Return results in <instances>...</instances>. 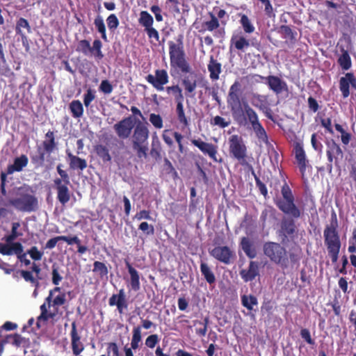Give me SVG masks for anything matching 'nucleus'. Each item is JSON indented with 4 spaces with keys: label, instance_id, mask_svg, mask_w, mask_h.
I'll list each match as a JSON object with an SVG mask.
<instances>
[{
    "label": "nucleus",
    "instance_id": "obj_1",
    "mask_svg": "<svg viewBox=\"0 0 356 356\" xmlns=\"http://www.w3.org/2000/svg\"><path fill=\"white\" fill-rule=\"evenodd\" d=\"M281 194L282 199L275 200V203L282 213L291 217H284L277 230V234L282 238V241L286 242L293 239L296 236L298 229L294 219L300 218L303 211L296 204L295 197L286 182L281 188Z\"/></svg>",
    "mask_w": 356,
    "mask_h": 356
},
{
    "label": "nucleus",
    "instance_id": "obj_2",
    "mask_svg": "<svg viewBox=\"0 0 356 356\" xmlns=\"http://www.w3.org/2000/svg\"><path fill=\"white\" fill-rule=\"evenodd\" d=\"M264 255L269 260L282 268H286L290 260L291 263L296 264L299 257L294 252H288L281 243L273 241L266 242L263 245Z\"/></svg>",
    "mask_w": 356,
    "mask_h": 356
},
{
    "label": "nucleus",
    "instance_id": "obj_3",
    "mask_svg": "<svg viewBox=\"0 0 356 356\" xmlns=\"http://www.w3.org/2000/svg\"><path fill=\"white\" fill-rule=\"evenodd\" d=\"M183 38V35H179L177 39V43L172 41L169 42L170 65L172 69L183 74H187L191 72V67L186 58Z\"/></svg>",
    "mask_w": 356,
    "mask_h": 356
},
{
    "label": "nucleus",
    "instance_id": "obj_4",
    "mask_svg": "<svg viewBox=\"0 0 356 356\" xmlns=\"http://www.w3.org/2000/svg\"><path fill=\"white\" fill-rule=\"evenodd\" d=\"M149 136V131L147 127V124H144L139 121L132 131V135L130 139L132 149L140 159H146L147 157V140Z\"/></svg>",
    "mask_w": 356,
    "mask_h": 356
},
{
    "label": "nucleus",
    "instance_id": "obj_5",
    "mask_svg": "<svg viewBox=\"0 0 356 356\" xmlns=\"http://www.w3.org/2000/svg\"><path fill=\"white\" fill-rule=\"evenodd\" d=\"M8 204L22 212L30 213L38 208L37 197L28 192L22 191V188L18 189L16 197L8 200Z\"/></svg>",
    "mask_w": 356,
    "mask_h": 356
},
{
    "label": "nucleus",
    "instance_id": "obj_6",
    "mask_svg": "<svg viewBox=\"0 0 356 356\" xmlns=\"http://www.w3.org/2000/svg\"><path fill=\"white\" fill-rule=\"evenodd\" d=\"M324 243L332 263H336L341 246L340 236L337 229L325 228L323 231Z\"/></svg>",
    "mask_w": 356,
    "mask_h": 356
},
{
    "label": "nucleus",
    "instance_id": "obj_7",
    "mask_svg": "<svg viewBox=\"0 0 356 356\" xmlns=\"http://www.w3.org/2000/svg\"><path fill=\"white\" fill-rule=\"evenodd\" d=\"M229 152L231 157L236 159L241 165H248L247 147L241 136L232 135L229 137Z\"/></svg>",
    "mask_w": 356,
    "mask_h": 356
},
{
    "label": "nucleus",
    "instance_id": "obj_8",
    "mask_svg": "<svg viewBox=\"0 0 356 356\" xmlns=\"http://www.w3.org/2000/svg\"><path fill=\"white\" fill-rule=\"evenodd\" d=\"M241 96V84L238 81H236L230 86L227 97L228 107L234 118L240 115L243 111Z\"/></svg>",
    "mask_w": 356,
    "mask_h": 356
},
{
    "label": "nucleus",
    "instance_id": "obj_9",
    "mask_svg": "<svg viewBox=\"0 0 356 356\" xmlns=\"http://www.w3.org/2000/svg\"><path fill=\"white\" fill-rule=\"evenodd\" d=\"M66 302V295L65 293H60L56 297H54L52 307L53 312H48L47 307L42 304L40 307V315L37 318V325L39 327L40 321H47L49 319H54L58 312V307L63 305Z\"/></svg>",
    "mask_w": 356,
    "mask_h": 356
},
{
    "label": "nucleus",
    "instance_id": "obj_10",
    "mask_svg": "<svg viewBox=\"0 0 356 356\" xmlns=\"http://www.w3.org/2000/svg\"><path fill=\"white\" fill-rule=\"evenodd\" d=\"M326 156L328 161L326 168L329 172H331L333 168V163L337 167L340 166V161L343 158V152L340 145L332 140L327 143Z\"/></svg>",
    "mask_w": 356,
    "mask_h": 356
},
{
    "label": "nucleus",
    "instance_id": "obj_11",
    "mask_svg": "<svg viewBox=\"0 0 356 356\" xmlns=\"http://www.w3.org/2000/svg\"><path fill=\"white\" fill-rule=\"evenodd\" d=\"M253 77L265 80V83L268 86V88L277 95L282 92H289V87L286 82L277 76L269 75L268 76H263L259 74H254Z\"/></svg>",
    "mask_w": 356,
    "mask_h": 356
},
{
    "label": "nucleus",
    "instance_id": "obj_12",
    "mask_svg": "<svg viewBox=\"0 0 356 356\" xmlns=\"http://www.w3.org/2000/svg\"><path fill=\"white\" fill-rule=\"evenodd\" d=\"M209 254L215 259L225 265L231 264L236 258L234 252L226 245H217L209 250Z\"/></svg>",
    "mask_w": 356,
    "mask_h": 356
},
{
    "label": "nucleus",
    "instance_id": "obj_13",
    "mask_svg": "<svg viewBox=\"0 0 356 356\" xmlns=\"http://www.w3.org/2000/svg\"><path fill=\"white\" fill-rule=\"evenodd\" d=\"M0 254L3 255L16 254L18 260L25 266L31 264V261L26 258V252H24L23 245L19 242L14 243L12 245L0 244Z\"/></svg>",
    "mask_w": 356,
    "mask_h": 356
},
{
    "label": "nucleus",
    "instance_id": "obj_14",
    "mask_svg": "<svg viewBox=\"0 0 356 356\" xmlns=\"http://www.w3.org/2000/svg\"><path fill=\"white\" fill-rule=\"evenodd\" d=\"M145 80L151 84L157 91L164 90V86L169 81L168 72L164 69H157L154 75L149 74L145 76Z\"/></svg>",
    "mask_w": 356,
    "mask_h": 356
},
{
    "label": "nucleus",
    "instance_id": "obj_15",
    "mask_svg": "<svg viewBox=\"0 0 356 356\" xmlns=\"http://www.w3.org/2000/svg\"><path fill=\"white\" fill-rule=\"evenodd\" d=\"M134 127L131 116L124 118L113 125V129L116 135L122 140L131 136Z\"/></svg>",
    "mask_w": 356,
    "mask_h": 356
},
{
    "label": "nucleus",
    "instance_id": "obj_16",
    "mask_svg": "<svg viewBox=\"0 0 356 356\" xmlns=\"http://www.w3.org/2000/svg\"><path fill=\"white\" fill-rule=\"evenodd\" d=\"M231 47L234 46L238 51H244L250 46H252L259 49L260 42L257 39L248 40L242 35H233L230 40Z\"/></svg>",
    "mask_w": 356,
    "mask_h": 356
},
{
    "label": "nucleus",
    "instance_id": "obj_17",
    "mask_svg": "<svg viewBox=\"0 0 356 356\" xmlns=\"http://www.w3.org/2000/svg\"><path fill=\"white\" fill-rule=\"evenodd\" d=\"M191 143L197 147L204 154L208 155L215 162H222V159H217L218 147L212 143L204 142L200 138L193 139Z\"/></svg>",
    "mask_w": 356,
    "mask_h": 356
},
{
    "label": "nucleus",
    "instance_id": "obj_18",
    "mask_svg": "<svg viewBox=\"0 0 356 356\" xmlns=\"http://www.w3.org/2000/svg\"><path fill=\"white\" fill-rule=\"evenodd\" d=\"M210 19L202 23V27L204 31L213 32V36L216 38H223L225 34L224 27L220 28V23L218 17L213 13H209Z\"/></svg>",
    "mask_w": 356,
    "mask_h": 356
},
{
    "label": "nucleus",
    "instance_id": "obj_19",
    "mask_svg": "<svg viewBox=\"0 0 356 356\" xmlns=\"http://www.w3.org/2000/svg\"><path fill=\"white\" fill-rule=\"evenodd\" d=\"M293 152L302 177L304 178L309 161L306 158V153L304 150L303 145L301 143H296L293 147Z\"/></svg>",
    "mask_w": 356,
    "mask_h": 356
},
{
    "label": "nucleus",
    "instance_id": "obj_20",
    "mask_svg": "<svg viewBox=\"0 0 356 356\" xmlns=\"http://www.w3.org/2000/svg\"><path fill=\"white\" fill-rule=\"evenodd\" d=\"M339 90L343 98L346 99L350 95V86L356 90V77L353 72H347L344 76L340 78L339 81Z\"/></svg>",
    "mask_w": 356,
    "mask_h": 356
},
{
    "label": "nucleus",
    "instance_id": "obj_21",
    "mask_svg": "<svg viewBox=\"0 0 356 356\" xmlns=\"http://www.w3.org/2000/svg\"><path fill=\"white\" fill-rule=\"evenodd\" d=\"M54 187L57 193V200L63 205L65 204L70 200L71 193L68 188L69 184L62 183L59 178H56L54 180Z\"/></svg>",
    "mask_w": 356,
    "mask_h": 356
},
{
    "label": "nucleus",
    "instance_id": "obj_22",
    "mask_svg": "<svg viewBox=\"0 0 356 356\" xmlns=\"http://www.w3.org/2000/svg\"><path fill=\"white\" fill-rule=\"evenodd\" d=\"M70 338L73 354L76 356L79 355L84 350V346L81 341V336L77 331L76 321H73L72 323Z\"/></svg>",
    "mask_w": 356,
    "mask_h": 356
},
{
    "label": "nucleus",
    "instance_id": "obj_23",
    "mask_svg": "<svg viewBox=\"0 0 356 356\" xmlns=\"http://www.w3.org/2000/svg\"><path fill=\"white\" fill-rule=\"evenodd\" d=\"M110 306H116L120 314H122L124 310L128 307V303L126 299L125 293L123 289H120L118 294H113L108 300Z\"/></svg>",
    "mask_w": 356,
    "mask_h": 356
},
{
    "label": "nucleus",
    "instance_id": "obj_24",
    "mask_svg": "<svg viewBox=\"0 0 356 356\" xmlns=\"http://www.w3.org/2000/svg\"><path fill=\"white\" fill-rule=\"evenodd\" d=\"M142 341L141 326L138 325L133 328L131 340V348L124 347L125 356H134L132 350H136L140 346Z\"/></svg>",
    "mask_w": 356,
    "mask_h": 356
},
{
    "label": "nucleus",
    "instance_id": "obj_25",
    "mask_svg": "<svg viewBox=\"0 0 356 356\" xmlns=\"http://www.w3.org/2000/svg\"><path fill=\"white\" fill-rule=\"evenodd\" d=\"M29 163L28 157L25 154H22L19 157H16L13 163L9 165L5 173L8 175L13 174L14 172H21L24 168L26 167Z\"/></svg>",
    "mask_w": 356,
    "mask_h": 356
},
{
    "label": "nucleus",
    "instance_id": "obj_26",
    "mask_svg": "<svg viewBox=\"0 0 356 356\" xmlns=\"http://www.w3.org/2000/svg\"><path fill=\"white\" fill-rule=\"evenodd\" d=\"M126 268L130 275V286L134 291H138L140 289L139 273L132 266L128 260H125Z\"/></svg>",
    "mask_w": 356,
    "mask_h": 356
},
{
    "label": "nucleus",
    "instance_id": "obj_27",
    "mask_svg": "<svg viewBox=\"0 0 356 356\" xmlns=\"http://www.w3.org/2000/svg\"><path fill=\"white\" fill-rule=\"evenodd\" d=\"M46 154H47V152L42 146H37L36 152L30 154L31 162L35 168L44 165Z\"/></svg>",
    "mask_w": 356,
    "mask_h": 356
},
{
    "label": "nucleus",
    "instance_id": "obj_28",
    "mask_svg": "<svg viewBox=\"0 0 356 356\" xmlns=\"http://www.w3.org/2000/svg\"><path fill=\"white\" fill-rule=\"evenodd\" d=\"M259 275V266L256 261H251L248 269L240 271V275L245 282L252 281Z\"/></svg>",
    "mask_w": 356,
    "mask_h": 356
},
{
    "label": "nucleus",
    "instance_id": "obj_29",
    "mask_svg": "<svg viewBox=\"0 0 356 356\" xmlns=\"http://www.w3.org/2000/svg\"><path fill=\"white\" fill-rule=\"evenodd\" d=\"M239 245L248 258L254 259L256 257V248L254 247V242L251 238L243 236L241 238Z\"/></svg>",
    "mask_w": 356,
    "mask_h": 356
},
{
    "label": "nucleus",
    "instance_id": "obj_30",
    "mask_svg": "<svg viewBox=\"0 0 356 356\" xmlns=\"http://www.w3.org/2000/svg\"><path fill=\"white\" fill-rule=\"evenodd\" d=\"M208 71L209 72V77L212 81L219 79L220 74L222 72V65L213 56H210L209 62L207 65Z\"/></svg>",
    "mask_w": 356,
    "mask_h": 356
},
{
    "label": "nucleus",
    "instance_id": "obj_31",
    "mask_svg": "<svg viewBox=\"0 0 356 356\" xmlns=\"http://www.w3.org/2000/svg\"><path fill=\"white\" fill-rule=\"evenodd\" d=\"M69 160L70 168L74 170H83L87 168V161L86 159L80 158L72 154L70 152H66Z\"/></svg>",
    "mask_w": 356,
    "mask_h": 356
},
{
    "label": "nucleus",
    "instance_id": "obj_32",
    "mask_svg": "<svg viewBox=\"0 0 356 356\" xmlns=\"http://www.w3.org/2000/svg\"><path fill=\"white\" fill-rule=\"evenodd\" d=\"M45 139L42 143V146L47 150V154H51L57 149V142L53 131L49 130L44 136Z\"/></svg>",
    "mask_w": 356,
    "mask_h": 356
},
{
    "label": "nucleus",
    "instance_id": "obj_33",
    "mask_svg": "<svg viewBox=\"0 0 356 356\" xmlns=\"http://www.w3.org/2000/svg\"><path fill=\"white\" fill-rule=\"evenodd\" d=\"M164 90H165L169 96L174 98L176 104L184 102V96L183 90L178 84L166 86Z\"/></svg>",
    "mask_w": 356,
    "mask_h": 356
},
{
    "label": "nucleus",
    "instance_id": "obj_34",
    "mask_svg": "<svg viewBox=\"0 0 356 356\" xmlns=\"http://www.w3.org/2000/svg\"><path fill=\"white\" fill-rule=\"evenodd\" d=\"M340 49L341 54L337 59V63L343 70L347 71L350 70L352 66L351 58L348 50L345 49L343 47Z\"/></svg>",
    "mask_w": 356,
    "mask_h": 356
},
{
    "label": "nucleus",
    "instance_id": "obj_35",
    "mask_svg": "<svg viewBox=\"0 0 356 356\" xmlns=\"http://www.w3.org/2000/svg\"><path fill=\"white\" fill-rule=\"evenodd\" d=\"M243 113L252 127L260 123L257 113L248 103L243 104Z\"/></svg>",
    "mask_w": 356,
    "mask_h": 356
},
{
    "label": "nucleus",
    "instance_id": "obj_36",
    "mask_svg": "<svg viewBox=\"0 0 356 356\" xmlns=\"http://www.w3.org/2000/svg\"><path fill=\"white\" fill-rule=\"evenodd\" d=\"M279 33L284 39L289 40L290 44H294L296 41L297 32L293 31L287 25H282L280 27Z\"/></svg>",
    "mask_w": 356,
    "mask_h": 356
},
{
    "label": "nucleus",
    "instance_id": "obj_37",
    "mask_svg": "<svg viewBox=\"0 0 356 356\" xmlns=\"http://www.w3.org/2000/svg\"><path fill=\"white\" fill-rule=\"evenodd\" d=\"M19 227H20L19 222H13L10 234L6 236L3 238L6 241V243H0V244L12 245L15 243L13 241L17 238L22 236L23 235L22 232L17 231V229Z\"/></svg>",
    "mask_w": 356,
    "mask_h": 356
},
{
    "label": "nucleus",
    "instance_id": "obj_38",
    "mask_svg": "<svg viewBox=\"0 0 356 356\" xmlns=\"http://www.w3.org/2000/svg\"><path fill=\"white\" fill-rule=\"evenodd\" d=\"M94 150L97 156H99L104 163L111 162L112 158L109 153V149L107 146L102 144H98L94 147Z\"/></svg>",
    "mask_w": 356,
    "mask_h": 356
},
{
    "label": "nucleus",
    "instance_id": "obj_39",
    "mask_svg": "<svg viewBox=\"0 0 356 356\" xmlns=\"http://www.w3.org/2000/svg\"><path fill=\"white\" fill-rule=\"evenodd\" d=\"M181 84L184 88L185 95L190 97H193L194 94H193L196 88H197V81L196 80H191L188 76H185L181 80Z\"/></svg>",
    "mask_w": 356,
    "mask_h": 356
},
{
    "label": "nucleus",
    "instance_id": "obj_40",
    "mask_svg": "<svg viewBox=\"0 0 356 356\" xmlns=\"http://www.w3.org/2000/svg\"><path fill=\"white\" fill-rule=\"evenodd\" d=\"M238 16L240 17L239 23L241 25L243 31L247 34L252 33L255 31V27L248 15L240 13H238Z\"/></svg>",
    "mask_w": 356,
    "mask_h": 356
},
{
    "label": "nucleus",
    "instance_id": "obj_41",
    "mask_svg": "<svg viewBox=\"0 0 356 356\" xmlns=\"http://www.w3.org/2000/svg\"><path fill=\"white\" fill-rule=\"evenodd\" d=\"M69 109L74 118H79L83 114V106L79 100H73L69 104Z\"/></svg>",
    "mask_w": 356,
    "mask_h": 356
},
{
    "label": "nucleus",
    "instance_id": "obj_42",
    "mask_svg": "<svg viewBox=\"0 0 356 356\" xmlns=\"http://www.w3.org/2000/svg\"><path fill=\"white\" fill-rule=\"evenodd\" d=\"M241 304L250 312L253 310V307L258 305V300L253 295H243L241 297Z\"/></svg>",
    "mask_w": 356,
    "mask_h": 356
},
{
    "label": "nucleus",
    "instance_id": "obj_43",
    "mask_svg": "<svg viewBox=\"0 0 356 356\" xmlns=\"http://www.w3.org/2000/svg\"><path fill=\"white\" fill-rule=\"evenodd\" d=\"M200 271L206 281L211 284L216 282V277L207 264L201 262Z\"/></svg>",
    "mask_w": 356,
    "mask_h": 356
},
{
    "label": "nucleus",
    "instance_id": "obj_44",
    "mask_svg": "<svg viewBox=\"0 0 356 356\" xmlns=\"http://www.w3.org/2000/svg\"><path fill=\"white\" fill-rule=\"evenodd\" d=\"M138 23L147 29L153 26L154 19L153 17L146 10H143L140 13Z\"/></svg>",
    "mask_w": 356,
    "mask_h": 356
},
{
    "label": "nucleus",
    "instance_id": "obj_45",
    "mask_svg": "<svg viewBox=\"0 0 356 356\" xmlns=\"http://www.w3.org/2000/svg\"><path fill=\"white\" fill-rule=\"evenodd\" d=\"M184 102L176 104V113L179 122L184 127L189 126V120L186 116L184 109Z\"/></svg>",
    "mask_w": 356,
    "mask_h": 356
},
{
    "label": "nucleus",
    "instance_id": "obj_46",
    "mask_svg": "<svg viewBox=\"0 0 356 356\" xmlns=\"http://www.w3.org/2000/svg\"><path fill=\"white\" fill-rule=\"evenodd\" d=\"M94 24L97 31L101 34V37L103 40L107 42L108 39L106 35V26L102 17L97 15L94 20Z\"/></svg>",
    "mask_w": 356,
    "mask_h": 356
},
{
    "label": "nucleus",
    "instance_id": "obj_47",
    "mask_svg": "<svg viewBox=\"0 0 356 356\" xmlns=\"http://www.w3.org/2000/svg\"><path fill=\"white\" fill-rule=\"evenodd\" d=\"M92 272L97 274L99 277L104 278L107 277L108 269L104 263L95 261L93 264Z\"/></svg>",
    "mask_w": 356,
    "mask_h": 356
},
{
    "label": "nucleus",
    "instance_id": "obj_48",
    "mask_svg": "<svg viewBox=\"0 0 356 356\" xmlns=\"http://www.w3.org/2000/svg\"><path fill=\"white\" fill-rule=\"evenodd\" d=\"M252 129L254 131L256 136L259 141L263 142L265 144L268 143V137L266 131L261 123L252 127Z\"/></svg>",
    "mask_w": 356,
    "mask_h": 356
},
{
    "label": "nucleus",
    "instance_id": "obj_49",
    "mask_svg": "<svg viewBox=\"0 0 356 356\" xmlns=\"http://www.w3.org/2000/svg\"><path fill=\"white\" fill-rule=\"evenodd\" d=\"M161 143L157 137L153 138L152 147L150 149V155L155 159H161Z\"/></svg>",
    "mask_w": 356,
    "mask_h": 356
},
{
    "label": "nucleus",
    "instance_id": "obj_50",
    "mask_svg": "<svg viewBox=\"0 0 356 356\" xmlns=\"http://www.w3.org/2000/svg\"><path fill=\"white\" fill-rule=\"evenodd\" d=\"M102 43L97 39L93 41L92 47L90 46L89 53H94L95 56L98 59H102L104 57V54L102 51Z\"/></svg>",
    "mask_w": 356,
    "mask_h": 356
},
{
    "label": "nucleus",
    "instance_id": "obj_51",
    "mask_svg": "<svg viewBox=\"0 0 356 356\" xmlns=\"http://www.w3.org/2000/svg\"><path fill=\"white\" fill-rule=\"evenodd\" d=\"M334 127L341 134V143L344 145H348L351 140V134L347 132L339 124H335Z\"/></svg>",
    "mask_w": 356,
    "mask_h": 356
},
{
    "label": "nucleus",
    "instance_id": "obj_52",
    "mask_svg": "<svg viewBox=\"0 0 356 356\" xmlns=\"http://www.w3.org/2000/svg\"><path fill=\"white\" fill-rule=\"evenodd\" d=\"M21 276L26 282L31 283L35 288L39 286L38 279L35 277L32 272L29 270H22L19 271Z\"/></svg>",
    "mask_w": 356,
    "mask_h": 356
},
{
    "label": "nucleus",
    "instance_id": "obj_53",
    "mask_svg": "<svg viewBox=\"0 0 356 356\" xmlns=\"http://www.w3.org/2000/svg\"><path fill=\"white\" fill-rule=\"evenodd\" d=\"M22 28L26 29L28 32H31V26L29 25V22L26 19L22 17L19 18L17 20L15 31L17 34L21 35L22 37L25 38L24 35L22 32Z\"/></svg>",
    "mask_w": 356,
    "mask_h": 356
},
{
    "label": "nucleus",
    "instance_id": "obj_54",
    "mask_svg": "<svg viewBox=\"0 0 356 356\" xmlns=\"http://www.w3.org/2000/svg\"><path fill=\"white\" fill-rule=\"evenodd\" d=\"M23 337L19 334H10L6 337L5 341H2L4 343L8 342L13 345L19 347L23 341Z\"/></svg>",
    "mask_w": 356,
    "mask_h": 356
},
{
    "label": "nucleus",
    "instance_id": "obj_55",
    "mask_svg": "<svg viewBox=\"0 0 356 356\" xmlns=\"http://www.w3.org/2000/svg\"><path fill=\"white\" fill-rule=\"evenodd\" d=\"M149 122L156 129H161L163 127V121L159 114L151 113L149 115Z\"/></svg>",
    "mask_w": 356,
    "mask_h": 356
},
{
    "label": "nucleus",
    "instance_id": "obj_56",
    "mask_svg": "<svg viewBox=\"0 0 356 356\" xmlns=\"http://www.w3.org/2000/svg\"><path fill=\"white\" fill-rule=\"evenodd\" d=\"M106 23L108 28L111 31H115L118 27L120 24L119 19L115 14H111L106 18Z\"/></svg>",
    "mask_w": 356,
    "mask_h": 356
},
{
    "label": "nucleus",
    "instance_id": "obj_57",
    "mask_svg": "<svg viewBox=\"0 0 356 356\" xmlns=\"http://www.w3.org/2000/svg\"><path fill=\"white\" fill-rule=\"evenodd\" d=\"M90 49V44L87 40H81L79 42L76 51L81 52L84 55H88Z\"/></svg>",
    "mask_w": 356,
    "mask_h": 356
},
{
    "label": "nucleus",
    "instance_id": "obj_58",
    "mask_svg": "<svg viewBox=\"0 0 356 356\" xmlns=\"http://www.w3.org/2000/svg\"><path fill=\"white\" fill-rule=\"evenodd\" d=\"M51 268H52V272H51L52 283L54 285L58 286L60 284V282H61V280H63V277L59 273V271H58L59 268L56 264H54L52 265Z\"/></svg>",
    "mask_w": 356,
    "mask_h": 356
},
{
    "label": "nucleus",
    "instance_id": "obj_59",
    "mask_svg": "<svg viewBox=\"0 0 356 356\" xmlns=\"http://www.w3.org/2000/svg\"><path fill=\"white\" fill-rule=\"evenodd\" d=\"M27 253L30 255L31 258L34 261L41 260L43 256V252L38 250L36 246H32L27 250Z\"/></svg>",
    "mask_w": 356,
    "mask_h": 356
},
{
    "label": "nucleus",
    "instance_id": "obj_60",
    "mask_svg": "<svg viewBox=\"0 0 356 356\" xmlns=\"http://www.w3.org/2000/svg\"><path fill=\"white\" fill-rule=\"evenodd\" d=\"M264 6V12L266 15L269 17H275V14L270 0H262L260 1Z\"/></svg>",
    "mask_w": 356,
    "mask_h": 356
},
{
    "label": "nucleus",
    "instance_id": "obj_61",
    "mask_svg": "<svg viewBox=\"0 0 356 356\" xmlns=\"http://www.w3.org/2000/svg\"><path fill=\"white\" fill-rule=\"evenodd\" d=\"M254 98L259 103L258 104H254V106L259 109L265 108L266 106H269L267 95H255Z\"/></svg>",
    "mask_w": 356,
    "mask_h": 356
},
{
    "label": "nucleus",
    "instance_id": "obj_62",
    "mask_svg": "<svg viewBox=\"0 0 356 356\" xmlns=\"http://www.w3.org/2000/svg\"><path fill=\"white\" fill-rule=\"evenodd\" d=\"M138 229L141 230L147 236L153 235L154 234V226L152 225L149 224L147 222H142L139 225Z\"/></svg>",
    "mask_w": 356,
    "mask_h": 356
},
{
    "label": "nucleus",
    "instance_id": "obj_63",
    "mask_svg": "<svg viewBox=\"0 0 356 356\" xmlns=\"http://www.w3.org/2000/svg\"><path fill=\"white\" fill-rule=\"evenodd\" d=\"M159 342V337L158 334H153L148 336L145 341V344L149 348H154L156 344Z\"/></svg>",
    "mask_w": 356,
    "mask_h": 356
},
{
    "label": "nucleus",
    "instance_id": "obj_64",
    "mask_svg": "<svg viewBox=\"0 0 356 356\" xmlns=\"http://www.w3.org/2000/svg\"><path fill=\"white\" fill-rule=\"evenodd\" d=\"M211 124L215 126H218L220 128H225L230 124L229 122L226 121L225 118L219 115L215 116L211 122Z\"/></svg>",
    "mask_w": 356,
    "mask_h": 356
}]
</instances>
